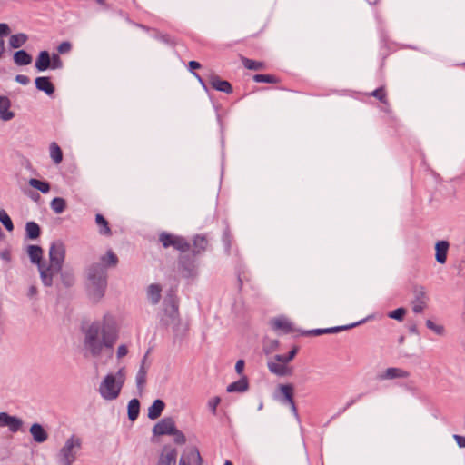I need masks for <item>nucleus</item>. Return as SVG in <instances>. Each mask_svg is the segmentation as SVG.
I'll return each mask as SVG.
<instances>
[{
    "label": "nucleus",
    "instance_id": "b1692460",
    "mask_svg": "<svg viewBox=\"0 0 465 465\" xmlns=\"http://www.w3.org/2000/svg\"><path fill=\"white\" fill-rule=\"evenodd\" d=\"M248 390V381L246 378H242L228 385V392H244Z\"/></svg>",
    "mask_w": 465,
    "mask_h": 465
},
{
    "label": "nucleus",
    "instance_id": "c85d7f7f",
    "mask_svg": "<svg viewBox=\"0 0 465 465\" xmlns=\"http://www.w3.org/2000/svg\"><path fill=\"white\" fill-rule=\"evenodd\" d=\"M49 150H50V157L52 158L54 163L55 164H59L63 160V152H62L61 148L59 147V145L56 143L53 142L50 144Z\"/></svg>",
    "mask_w": 465,
    "mask_h": 465
},
{
    "label": "nucleus",
    "instance_id": "2eb2a0df",
    "mask_svg": "<svg viewBox=\"0 0 465 465\" xmlns=\"http://www.w3.org/2000/svg\"><path fill=\"white\" fill-rule=\"evenodd\" d=\"M209 82L212 87L217 91H221L225 94H231L232 92V84L228 81L222 80L217 75L211 74Z\"/></svg>",
    "mask_w": 465,
    "mask_h": 465
},
{
    "label": "nucleus",
    "instance_id": "a211bd4d",
    "mask_svg": "<svg viewBox=\"0 0 465 465\" xmlns=\"http://www.w3.org/2000/svg\"><path fill=\"white\" fill-rule=\"evenodd\" d=\"M35 86L38 90L45 92L48 95H52L54 93V84L50 79L45 76L37 77L35 81Z\"/></svg>",
    "mask_w": 465,
    "mask_h": 465
},
{
    "label": "nucleus",
    "instance_id": "f257e3e1",
    "mask_svg": "<svg viewBox=\"0 0 465 465\" xmlns=\"http://www.w3.org/2000/svg\"><path fill=\"white\" fill-rule=\"evenodd\" d=\"M116 340L113 328L96 322L84 331V347L91 356L99 357L104 349L111 350Z\"/></svg>",
    "mask_w": 465,
    "mask_h": 465
},
{
    "label": "nucleus",
    "instance_id": "4d7b16f0",
    "mask_svg": "<svg viewBox=\"0 0 465 465\" xmlns=\"http://www.w3.org/2000/svg\"><path fill=\"white\" fill-rule=\"evenodd\" d=\"M298 352V348L297 347H293L290 352L288 353L287 355V361H292V359L295 357V355L297 354Z\"/></svg>",
    "mask_w": 465,
    "mask_h": 465
},
{
    "label": "nucleus",
    "instance_id": "37998d69",
    "mask_svg": "<svg viewBox=\"0 0 465 465\" xmlns=\"http://www.w3.org/2000/svg\"><path fill=\"white\" fill-rule=\"evenodd\" d=\"M221 402V398L218 396L213 397L208 401V408L213 415L216 414V409Z\"/></svg>",
    "mask_w": 465,
    "mask_h": 465
},
{
    "label": "nucleus",
    "instance_id": "de8ad7c7",
    "mask_svg": "<svg viewBox=\"0 0 465 465\" xmlns=\"http://www.w3.org/2000/svg\"><path fill=\"white\" fill-rule=\"evenodd\" d=\"M62 61L59 57L58 54H53L52 58H51V65L50 67L53 68V69H57V68H60L62 67Z\"/></svg>",
    "mask_w": 465,
    "mask_h": 465
},
{
    "label": "nucleus",
    "instance_id": "3c124183",
    "mask_svg": "<svg viewBox=\"0 0 465 465\" xmlns=\"http://www.w3.org/2000/svg\"><path fill=\"white\" fill-rule=\"evenodd\" d=\"M127 352H128V350H127L126 346L121 345L118 347V350H117V357L123 358L127 354Z\"/></svg>",
    "mask_w": 465,
    "mask_h": 465
},
{
    "label": "nucleus",
    "instance_id": "69168bd1",
    "mask_svg": "<svg viewBox=\"0 0 465 465\" xmlns=\"http://www.w3.org/2000/svg\"><path fill=\"white\" fill-rule=\"evenodd\" d=\"M96 1L100 5H104L105 4V0H96Z\"/></svg>",
    "mask_w": 465,
    "mask_h": 465
},
{
    "label": "nucleus",
    "instance_id": "412c9836",
    "mask_svg": "<svg viewBox=\"0 0 465 465\" xmlns=\"http://www.w3.org/2000/svg\"><path fill=\"white\" fill-rule=\"evenodd\" d=\"M51 65V57L47 51L39 53L35 66L39 72L45 71Z\"/></svg>",
    "mask_w": 465,
    "mask_h": 465
},
{
    "label": "nucleus",
    "instance_id": "5fc2aeb1",
    "mask_svg": "<svg viewBox=\"0 0 465 465\" xmlns=\"http://www.w3.org/2000/svg\"><path fill=\"white\" fill-rule=\"evenodd\" d=\"M10 33L9 26L6 24H0V36L6 35Z\"/></svg>",
    "mask_w": 465,
    "mask_h": 465
},
{
    "label": "nucleus",
    "instance_id": "9d476101",
    "mask_svg": "<svg viewBox=\"0 0 465 465\" xmlns=\"http://www.w3.org/2000/svg\"><path fill=\"white\" fill-rule=\"evenodd\" d=\"M23 422L20 419L10 416L6 412H0V427H8L12 432L20 430Z\"/></svg>",
    "mask_w": 465,
    "mask_h": 465
},
{
    "label": "nucleus",
    "instance_id": "423d86ee",
    "mask_svg": "<svg viewBox=\"0 0 465 465\" xmlns=\"http://www.w3.org/2000/svg\"><path fill=\"white\" fill-rule=\"evenodd\" d=\"M159 241L164 248L173 247L182 252H187L190 249L189 242L183 237L166 232H163L159 235Z\"/></svg>",
    "mask_w": 465,
    "mask_h": 465
},
{
    "label": "nucleus",
    "instance_id": "603ef678",
    "mask_svg": "<svg viewBox=\"0 0 465 465\" xmlns=\"http://www.w3.org/2000/svg\"><path fill=\"white\" fill-rule=\"evenodd\" d=\"M244 368V361L243 360H238L235 364V371L238 374H242Z\"/></svg>",
    "mask_w": 465,
    "mask_h": 465
},
{
    "label": "nucleus",
    "instance_id": "ea45409f",
    "mask_svg": "<svg viewBox=\"0 0 465 465\" xmlns=\"http://www.w3.org/2000/svg\"><path fill=\"white\" fill-rule=\"evenodd\" d=\"M146 382V371L143 365L141 366L140 370L136 374V383L139 389H142Z\"/></svg>",
    "mask_w": 465,
    "mask_h": 465
},
{
    "label": "nucleus",
    "instance_id": "052dcab7",
    "mask_svg": "<svg viewBox=\"0 0 465 465\" xmlns=\"http://www.w3.org/2000/svg\"><path fill=\"white\" fill-rule=\"evenodd\" d=\"M37 293V289L35 286H31L29 288V292H28V296L29 297H34L35 295H36Z\"/></svg>",
    "mask_w": 465,
    "mask_h": 465
},
{
    "label": "nucleus",
    "instance_id": "338daca9",
    "mask_svg": "<svg viewBox=\"0 0 465 465\" xmlns=\"http://www.w3.org/2000/svg\"><path fill=\"white\" fill-rule=\"evenodd\" d=\"M223 465H232V463L230 460H226Z\"/></svg>",
    "mask_w": 465,
    "mask_h": 465
},
{
    "label": "nucleus",
    "instance_id": "0e129e2a",
    "mask_svg": "<svg viewBox=\"0 0 465 465\" xmlns=\"http://www.w3.org/2000/svg\"><path fill=\"white\" fill-rule=\"evenodd\" d=\"M193 74H194V76H195V77H197V79L199 80V82H200L201 84H203V80L201 79V77H200L197 74H195V73H194Z\"/></svg>",
    "mask_w": 465,
    "mask_h": 465
},
{
    "label": "nucleus",
    "instance_id": "7ed1b4c3",
    "mask_svg": "<svg viewBox=\"0 0 465 465\" xmlns=\"http://www.w3.org/2000/svg\"><path fill=\"white\" fill-rule=\"evenodd\" d=\"M126 380V370L122 367L115 373H108L101 381L98 391L105 401L116 400Z\"/></svg>",
    "mask_w": 465,
    "mask_h": 465
},
{
    "label": "nucleus",
    "instance_id": "473e14b6",
    "mask_svg": "<svg viewBox=\"0 0 465 465\" xmlns=\"http://www.w3.org/2000/svg\"><path fill=\"white\" fill-rule=\"evenodd\" d=\"M242 63L244 67L249 70H262L265 67L262 62L252 60L246 57H242Z\"/></svg>",
    "mask_w": 465,
    "mask_h": 465
},
{
    "label": "nucleus",
    "instance_id": "f704fd0d",
    "mask_svg": "<svg viewBox=\"0 0 465 465\" xmlns=\"http://www.w3.org/2000/svg\"><path fill=\"white\" fill-rule=\"evenodd\" d=\"M66 207L64 199L56 197L51 202V208L55 213H62Z\"/></svg>",
    "mask_w": 465,
    "mask_h": 465
},
{
    "label": "nucleus",
    "instance_id": "2f4dec72",
    "mask_svg": "<svg viewBox=\"0 0 465 465\" xmlns=\"http://www.w3.org/2000/svg\"><path fill=\"white\" fill-rule=\"evenodd\" d=\"M26 235L29 239H36L40 235V227L35 222H28L25 225Z\"/></svg>",
    "mask_w": 465,
    "mask_h": 465
},
{
    "label": "nucleus",
    "instance_id": "393cba45",
    "mask_svg": "<svg viewBox=\"0 0 465 465\" xmlns=\"http://www.w3.org/2000/svg\"><path fill=\"white\" fill-rule=\"evenodd\" d=\"M162 289L158 284H151L147 289V297L153 304L159 302Z\"/></svg>",
    "mask_w": 465,
    "mask_h": 465
},
{
    "label": "nucleus",
    "instance_id": "6e6552de",
    "mask_svg": "<svg viewBox=\"0 0 465 465\" xmlns=\"http://www.w3.org/2000/svg\"><path fill=\"white\" fill-rule=\"evenodd\" d=\"M177 451L170 445H165L161 450L157 465H175Z\"/></svg>",
    "mask_w": 465,
    "mask_h": 465
},
{
    "label": "nucleus",
    "instance_id": "ddd939ff",
    "mask_svg": "<svg viewBox=\"0 0 465 465\" xmlns=\"http://www.w3.org/2000/svg\"><path fill=\"white\" fill-rule=\"evenodd\" d=\"M282 401L287 402L293 410H295V403L293 401L294 389L292 384H280L277 388Z\"/></svg>",
    "mask_w": 465,
    "mask_h": 465
},
{
    "label": "nucleus",
    "instance_id": "39448f33",
    "mask_svg": "<svg viewBox=\"0 0 465 465\" xmlns=\"http://www.w3.org/2000/svg\"><path fill=\"white\" fill-rule=\"evenodd\" d=\"M83 440L79 436L72 435L64 442L58 453L61 465H72L82 449Z\"/></svg>",
    "mask_w": 465,
    "mask_h": 465
},
{
    "label": "nucleus",
    "instance_id": "49530a36",
    "mask_svg": "<svg viewBox=\"0 0 465 465\" xmlns=\"http://www.w3.org/2000/svg\"><path fill=\"white\" fill-rule=\"evenodd\" d=\"M426 326L435 331L437 334H442L443 333V327L434 324V322L430 320H427Z\"/></svg>",
    "mask_w": 465,
    "mask_h": 465
},
{
    "label": "nucleus",
    "instance_id": "c03bdc74",
    "mask_svg": "<svg viewBox=\"0 0 465 465\" xmlns=\"http://www.w3.org/2000/svg\"><path fill=\"white\" fill-rule=\"evenodd\" d=\"M171 435H173L174 441L177 444H184L186 441L184 434L182 431L178 430L177 429H175Z\"/></svg>",
    "mask_w": 465,
    "mask_h": 465
},
{
    "label": "nucleus",
    "instance_id": "f3484780",
    "mask_svg": "<svg viewBox=\"0 0 465 465\" xmlns=\"http://www.w3.org/2000/svg\"><path fill=\"white\" fill-rule=\"evenodd\" d=\"M11 102L6 96L0 95V118L9 121L14 117V113L9 111Z\"/></svg>",
    "mask_w": 465,
    "mask_h": 465
},
{
    "label": "nucleus",
    "instance_id": "9b49d317",
    "mask_svg": "<svg viewBox=\"0 0 465 465\" xmlns=\"http://www.w3.org/2000/svg\"><path fill=\"white\" fill-rule=\"evenodd\" d=\"M272 328L280 333H290L293 331L292 323L285 317H277L271 320Z\"/></svg>",
    "mask_w": 465,
    "mask_h": 465
},
{
    "label": "nucleus",
    "instance_id": "4468645a",
    "mask_svg": "<svg viewBox=\"0 0 465 465\" xmlns=\"http://www.w3.org/2000/svg\"><path fill=\"white\" fill-rule=\"evenodd\" d=\"M268 369L272 373H274L278 376H289L292 373V367H289L288 365L275 360L268 362Z\"/></svg>",
    "mask_w": 465,
    "mask_h": 465
},
{
    "label": "nucleus",
    "instance_id": "864d4df0",
    "mask_svg": "<svg viewBox=\"0 0 465 465\" xmlns=\"http://www.w3.org/2000/svg\"><path fill=\"white\" fill-rule=\"evenodd\" d=\"M454 440L460 448H465V437L460 435H454Z\"/></svg>",
    "mask_w": 465,
    "mask_h": 465
},
{
    "label": "nucleus",
    "instance_id": "6ab92c4d",
    "mask_svg": "<svg viewBox=\"0 0 465 465\" xmlns=\"http://www.w3.org/2000/svg\"><path fill=\"white\" fill-rule=\"evenodd\" d=\"M30 433L34 439V440L37 443L45 442L47 438L48 434L45 430V429L38 423H34L30 428Z\"/></svg>",
    "mask_w": 465,
    "mask_h": 465
},
{
    "label": "nucleus",
    "instance_id": "a18cd8bd",
    "mask_svg": "<svg viewBox=\"0 0 465 465\" xmlns=\"http://www.w3.org/2000/svg\"><path fill=\"white\" fill-rule=\"evenodd\" d=\"M71 49L72 44L67 41L62 42L57 47V51L59 54H67L71 51Z\"/></svg>",
    "mask_w": 465,
    "mask_h": 465
},
{
    "label": "nucleus",
    "instance_id": "bf43d9fd",
    "mask_svg": "<svg viewBox=\"0 0 465 465\" xmlns=\"http://www.w3.org/2000/svg\"><path fill=\"white\" fill-rule=\"evenodd\" d=\"M188 66L191 70H194V69H199L201 68V64L200 63L196 62V61H190L189 64H188Z\"/></svg>",
    "mask_w": 465,
    "mask_h": 465
},
{
    "label": "nucleus",
    "instance_id": "58836bf2",
    "mask_svg": "<svg viewBox=\"0 0 465 465\" xmlns=\"http://www.w3.org/2000/svg\"><path fill=\"white\" fill-rule=\"evenodd\" d=\"M253 81L256 83H271L274 84L278 82V79L271 74H255Z\"/></svg>",
    "mask_w": 465,
    "mask_h": 465
},
{
    "label": "nucleus",
    "instance_id": "680f3d73",
    "mask_svg": "<svg viewBox=\"0 0 465 465\" xmlns=\"http://www.w3.org/2000/svg\"><path fill=\"white\" fill-rule=\"evenodd\" d=\"M4 53H5V42H4V40L0 39V59L3 57Z\"/></svg>",
    "mask_w": 465,
    "mask_h": 465
},
{
    "label": "nucleus",
    "instance_id": "a19ab883",
    "mask_svg": "<svg viewBox=\"0 0 465 465\" xmlns=\"http://www.w3.org/2000/svg\"><path fill=\"white\" fill-rule=\"evenodd\" d=\"M371 95L374 96L375 98H377L379 101H381L382 104H388V100H387V94H386V91L383 87H381V88H378L376 90H374Z\"/></svg>",
    "mask_w": 465,
    "mask_h": 465
},
{
    "label": "nucleus",
    "instance_id": "c9c22d12",
    "mask_svg": "<svg viewBox=\"0 0 465 465\" xmlns=\"http://www.w3.org/2000/svg\"><path fill=\"white\" fill-rule=\"evenodd\" d=\"M194 252H200L207 248L208 241L204 236L197 235L193 240Z\"/></svg>",
    "mask_w": 465,
    "mask_h": 465
},
{
    "label": "nucleus",
    "instance_id": "e433bc0d",
    "mask_svg": "<svg viewBox=\"0 0 465 465\" xmlns=\"http://www.w3.org/2000/svg\"><path fill=\"white\" fill-rule=\"evenodd\" d=\"M0 222L8 232H12L14 230V224L10 216L3 209L0 210Z\"/></svg>",
    "mask_w": 465,
    "mask_h": 465
},
{
    "label": "nucleus",
    "instance_id": "4c0bfd02",
    "mask_svg": "<svg viewBox=\"0 0 465 465\" xmlns=\"http://www.w3.org/2000/svg\"><path fill=\"white\" fill-rule=\"evenodd\" d=\"M102 262L107 266H115L118 262L117 256L112 252L108 251L104 256L102 257Z\"/></svg>",
    "mask_w": 465,
    "mask_h": 465
},
{
    "label": "nucleus",
    "instance_id": "20e7f679",
    "mask_svg": "<svg viewBox=\"0 0 465 465\" xmlns=\"http://www.w3.org/2000/svg\"><path fill=\"white\" fill-rule=\"evenodd\" d=\"M90 292L95 299L104 295L106 288V269L104 265L94 264L89 269Z\"/></svg>",
    "mask_w": 465,
    "mask_h": 465
},
{
    "label": "nucleus",
    "instance_id": "79ce46f5",
    "mask_svg": "<svg viewBox=\"0 0 465 465\" xmlns=\"http://www.w3.org/2000/svg\"><path fill=\"white\" fill-rule=\"evenodd\" d=\"M406 314V310L404 308H398L394 311H391L388 313V316L391 319L397 320V321H402L404 316Z\"/></svg>",
    "mask_w": 465,
    "mask_h": 465
},
{
    "label": "nucleus",
    "instance_id": "a878e982",
    "mask_svg": "<svg viewBox=\"0 0 465 465\" xmlns=\"http://www.w3.org/2000/svg\"><path fill=\"white\" fill-rule=\"evenodd\" d=\"M27 39V35L24 33L12 35L9 38V45L12 48L17 49L23 46L26 43Z\"/></svg>",
    "mask_w": 465,
    "mask_h": 465
},
{
    "label": "nucleus",
    "instance_id": "bb28decb",
    "mask_svg": "<svg viewBox=\"0 0 465 465\" xmlns=\"http://www.w3.org/2000/svg\"><path fill=\"white\" fill-rule=\"evenodd\" d=\"M95 222L99 226L100 234L106 236H110L112 234L109 223L102 214L98 213L95 215Z\"/></svg>",
    "mask_w": 465,
    "mask_h": 465
},
{
    "label": "nucleus",
    "instance_id": "4be33fe9",
    "mask_svg": "<svg viewBox=\"0 0 465 465\" xmlns=\"http://www.w3.org/2000/svg\"><path fill=\"white\" fill-rule=\"evenodd\" d=\"M164 402L162 400H155L148 409V417L151 420L159 418L164 409Z\"/></svg>",
    "mask_w": 465,
    "mask_h": 465
},
{
    "label": "nucleus",
    "instance_id": "dca6fc26",
    "mask_svg": "<svg viewBox=\"0 0 465 465\" xmlns=\"http://www.w3.org/2000/svg\"><path fill=\"white\" fill-rule=\"evenodd\" d=\"M449 242L447 241H440L435 245V258L439 263H445L447 260V253L449 250Z\"/></svg>",
    "mask_w": 465,
    "mask_h": 465
},
{
    "label": "nucleus",
    "instance_id": "c756f323",
    "mask_svg": "<svg viewBox=\"0 0 465 465\" xmlns=\"http://www.w3.org/2000/svg\"><path fill=\"white\" fill-rule=\"evenodd\" d=\"M187 460H197L198 465H202V458L197 450H191L186 454V457H181L179 460V465H190Z\"/></svg>",
    "mask_w": 465,
    "mask_h": 465
},
{
    "label": "nucleus",
    "instance_id": "72a5a7b5",
    "mask_svg": "<svg viewBox=\"0 0 465 465\" xmlns=\"http://www.w3.org/2000/svg\"><path fill=\"white\" fill-rule=\"evenodd\" d=\"M29 184L33 188L39 190L43 193H47L50 191V185L48 183L40 181L38 179L32 178L29 180Z\"/></svg>",
    "mask_w": 465,
    "mask_h": 465
},
{
    "label": "nucleus",
    "instance_id": "7c9ffc66",
    "mask_svg": "<svg viewBox=\"0 0 465 465\" xmlns=\"http://www.w3.org/2000/svg\"><path fill=\"white\" fill-rule=\"evenodd\" d=\"M140 411V402L137 399H132L128 403V417L131 420L137 419Z\"/></svg>",
    "mask_w": 465,
    "mask_h": 465
},
{
    "label": "nucleus",
    "instance_id": "aec40b11",
    "mask_svg": "<svg viewBox=\"0 0 465 465\" xmlns=\"http://www.w3.org/2000/svg\"><path fill=\"white\" fill-rule=\"evenodd\" d=\"M353 326H355V324L351 325V327H353ZM348 328H350V326H338V327L324 328V329H314V330L306 331L304 333V335L320 336L322 334L337 333V332L344 331Z\"/></svg>",
    "mask_w": 465,
    "mask_h": 465
},
{
    "label": "nucleus",
    "instance_id": "13d9d810",
    "mask_svg": "<svg viewBox=\"0 0 465 465\" xmlns=\"http://www.w3.org/2000/svg\"><path fill=\"white\" fill-rule=\"evenodd\" d=\"M274 360L277 361L282 362V363H284L286 365L290 361H287V355H276L274 357Z\"/></svg>",
    "mask_w": 465,
    "mask_h": 465
},
{
    "label": "nucleus",
    "instance_id": "cd10ccee",
    "mask_svg": "<svg viewBox=\"0 0 465 465\" xmlns=\"http://www.w3.org/2000/svg\"><path fill=\"white\" fill-rule=\"evenodd\" d=\"M28 255L32 262L36 263L39 266L41 262L43 250L37 245H30L27 250Z\"/></svg>",
    "mask_w": 465,
    "mask_h": 465
},
{
    "label": "nucleus",
    "instance_id": "09e8293b",
    "mask_svg": "<svg viewBox=\"0 0 465 465\" xmlns=\"http://www.w3.org/2000/svg\"><path fill=\"white\" fill-rule=\"evenodd\" d=\"M15 81L24 85H26L30 83L29 77L24 74H17L15 76Z\"/></svg>",
    "mask_w": 465,
    "mask_h": 465
},
{
    "label": "nucleus",
    "instance_id": "1a4fd4ad",
    "mask_svg": "<svg viewBox=\"0 0 465 465\" xmlns=\"http://www.w3.org/2000/svg\"><path fill=\"white\" fill-rule=\"evenodd\" d=\"M176 429L172 418H164L156 423L153 429L154 435H171Z\"/></svg>",
    "mask_w": 465,
    "mask_h": 465
},
{
    "label": "nucleus",
    "instance_id": "e2e57ef3",
    "mask_svg": "<svg viewBox=\"0 0 465 465\" xmlns=\"http://www.w3.org/2000/svg\"><path fill=\"white\" fill-rule=\"evenodd\" d=\"M173 310L174 316H172V317L173 320H175L176 316L178 315V309L176 306L173 305Z\"/></svg>",
    "mask_w": 465,
    "mask_h": 465
},
{
    "label": "nucleus",
    "instance_id": "0eeeda50",
    "mask_svg": "<svg viewBox=\"0 0 465 465\" xmlns=\"http://www.w3.org/2000/svg\"><path fill=\"white\" fill-rule=\"evenodd\" d=\"M428 297L422 286H416L413 289V300L411 302L412 311L416 313L423 312L427 306Z\"/></svg>",
    "mask_w": 465,
    "mask_h": 465
},
{
    "label": "nucleus",
    "instance_id": "f8f14e48",
    "mask_svg": "<svg viewBox=\"0 0 465 465\" xmlns=\"http://www.w3.org/2000/svg\"><path fill=\"white\" fill-rule=\"evenodd\" d=\"M410 372L401 368L391 367L387 368L381 375V380L407 379Z\"/></svg>",
    "mask_w": 465,
    "mask_h": 465
},
{
    "label": "nucleus",
    "instance_id": "5701e85b",
    "mask_svg": "<svg viewBox=\"0 0 465 465\" xmlns=\"http://www.w3.org/2000/svg\"><path fill=\"white\" fill-rule=\"evenodd\" d=\"M14 63L16 65L23 66L28 65L32 63V56L25 50L16 51L13 56Z\"/></svg>",
    "mask_w": 465,
    "mask_h": 465
},
{
    "label": "nucleus",
    "instance_id": "8fccbe9b",
    "mask_svg": "<svg viewBox=\"0 0 465 465\" xmlns=\"http://www.w3.org/2000/svg\"><path fill=\"white\" fill-rule=\"evenodd\" d=\"M61 277L63 279L64 283L67 286L71 285L74 282L73 276L69 273H62Z\"/></svg>",
    "mask_w": 465,
    "mask_h": 465
},
{
    "label": "nucleus",
    "instance_id": "f03ea898",
    "mask_svg": "<svg viewBox=\"0 0 465 465\" xmlns=\"http://www.w3.org/2000/svg\"><path fill=\"white\" fill-rule=\"evenodd\" d=\"M64 257V245L60 242L52 243L49 249V262L39 263L38 267L44 285L51 286L53 284L54 277L58 275L62 270Z\"/></svg>",
    "mask_w": 465,
    "mask_h": 465
},
{
    "label": "nucleus",
    "instance_id": "6e6d98bb",
    "mask_svg": "<svg viewBox=\"0 0 465 465\" xmlns=\"http://www.w3.org/2000/svg\"><path fill=\"white\" fill-rule=\"evenodd\" d=\"M298 352V348L297 347H293L290 352L288 353L287 355V361H292V359L295 357V355L297 354Z\"/></svg>",
    "mask_w": 465,
    "mask_h": 465
}]
</instances>
